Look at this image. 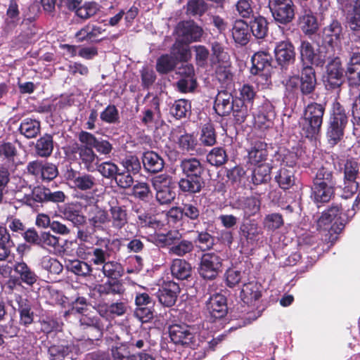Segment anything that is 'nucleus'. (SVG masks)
Segmentation results:
<instances>
[{"label": "nucleus", "mask_w": 360, "mask_h": 360, "mask_svg": "<svg viewBox=\"0 0 360 360\" xmlns=\"http://www.w3.org/2000/svg\"><path fill=\"white\" fill-rule=\"evenodd\" d=\"M96 247L89 248L85 245H79L77 249V255L84 259H89L93 264L102 266L101 269L103 275L108 278L116 280L124 274L122 264L115 260L109 261L112 252L110 245L120 247L119 239L110 240L107 237H97L95 243Z\"/></svg>", "instance_id": "f257e3e1"}, {"label": "nucleus", "mask_w": 360, "mask_h": 360, "mask_svg": "<svg viewBox=\"0 0 360 360\" xmlns=\"http://www.w3.org/2000/svg\"><path fill=\"white\" fill-rule=\"evenodd\" d=\"M4 291L7 303L19 313L20 324L23 326L31 325L34 321V314L32 309L31 302L22 295L24 290L21 283L9 281Z\"/></svg>", "instance_id": "f03ea898"}, {"label": "nucleus", "mask_w": 360, "mask_h": 360, "mask_svg": "<svg viewBox=\"0 0 360 360\" xmlns=\"http://www.w3.org/2000/svg\"><path fill=\"white\" fill-rule=\"evenodd\" d=\"M334 186L332 171L325 166L321 167L314 178L311 198L316 203L328 202L333 194Z\"/></svg>", "instance_id": "7ed1b4c3"}, {"label": "nucleus", "mask_w": 360, "mask_h": 360, "mask_svg": "<svg viewBox=\"0 0 360 360\" xmlns=\"http://www.w3.org/2000/svg\"><path fill=\"white\" fill-rule=\"evenodd\" d=\"M347 122L348 117L345 108L339 103H335L326 131V138L330 146H335L343 139Z\"/></svg>", "instance_id": "20e7f679"}, {"label": "nucleus", "mask_w": 360, "mask_h": 360, "mask_svg": "<svg viewBox=\"0 0 360 360\" xmlns=\"http://www.w3.org/2000/svg\"><path fill=\"white\" fill-rule=\"evenodd\" d=\"M324 112L325 108L321 103H311L307 105L304 113V122L302 124L303 135L307 138L316 139L319 134Z\"/></svg>", "instance_id": "39448f33"}, {"label": "nucleus", "mask_w": 360, "mask_h": 360, "mask_svg": "<svg viewBox=\"0 0 360 360\" xmlns=\"http://www.w3.org/2000/svg\"><path fill=\"white\" fill-rule=\"evenodd\" d=\"M271 60V56L265 51H258L252 56L250 72L256 76L255 82L258 84L266 86L270 83Z\"/></svg>", "instance_id": "423d86ee"}, {"label": "nucleus", "mask_w": 360, "mask_h": 360, "mask_svg": "<svg viewBox=\"0 0 360 360\" xmlns=\"http://www.w3.org/2000/svg\"><path fill=\"white\" fill-rule=\"evenodd\" d=\"M248 274L244 271L237 270L236 269H229L225 273L226 285L233 288L240 283L243 284V287L240 292L241 297L247 299L248 301L257 300L261 294L257 290H252V284L248 283Z\"/></svg>", "instance_id": "0eeeda50"}, {"label": "nucleus", "mask_w": 360, "mask_h": 360, "mask_svg": "<svg viewBox=\"0 0 360 360\" xmlns=\"http://www.w3.org/2000/svg\"><path fill=\"white\" fill-rule=\"evenodd\" d=\"M82 198L86 200V204L84 205L86 214V219L90 225L103 229V226L109 222L108 211L98 205V200L93 195H83Z\"/></svg>", "instance_id": "6e6552de"}, {"label": "nucleus", "mask_w": 360, "mask_h": 360, "mask_svg": "<svg viewBox=\"0 0 360 360\" xmlns=\"http://www.w3.org/2000/svg\"><path fill=\"white\" fill-rule=\"evenodd\" d=\"M222 261L221 256L215 252L202 255L198 269L199 275L205 280H214L221 271Z\"/></svg>", "instance_id": "1a4fd4ad"}, {"label": "nucleus", "mask_w": 360, "mask_h": 360, "mask_svg": "<svg viewBox=\"0 0 360 360\" xmlns=\"http://www.w3.org/2000/svg\"><path fill=\"white\" fill-rule=\"evenodd\" d=\"M344 172L343 191L345 198L355 193L359 188L356 181L360 174V165L354 160H347L340 170Z\"/></svg>", "instance_id": "9d476101"}, {"label": "nucleus", "mask_w": 360, "mask_h": 360, "mask_svg": "<svg viewBox=\"0 0 360 360\" xmlns=\"http://www.w3.org/2000/svg\"><path fill=\"white\" fill-rule=\"evenodd\" d=\"M269 7L274 20L285 25L295 18V5L292 0H269Z\"/></svg>", "instance_id": "9b49d317"}, {"label": "nucleus", "mask_w": 360, "mask_h": 360, "mask_svg": "<svg viewBox=\"0 0 360 360\" xmlns=\"http://www.w3.org/2000/svg\"><path fill=\"white\" fill-rule=\"evenodd\" d=\"M169 338L175 345L195 349L200 345L195 334L191 332L187 326L173 325L169 328Z\"/></svg>", "instance_id": "f8f14e48"}, {"label": "nucleus", "mask_w": 360, "mask_h": 360, "mask_svg": "<svg viewBox=\"0 0 360 360\" xmlns=\"http://www.w3.org/2000/svg\"><path fill=\"white\" fill-rule=\"evenodd\" d=\"M72 152L78 155L79 162L89 172L96 170L100 158L93 150V147L88 144L79 145L75 143L72 147Z\"/></svg>", "instance_id": "ddd939ff"}, {"label": "nucleus", "mask_w": 360, "mask_h": 360, "mask_svg": "<svg viewBox=\"0 0 360 360\" xmlns=\"http://www.w3.org/2000/svg\"><path fill=\"white\" fill-rule=\"evenodd\" d=\"M345 204L333 203L328 210L323 212L317 221V226L319 229L327 230L333 222L334 224H340L344 226L347 222L341 223L340 217L345 213Z\"/></svg>", "instance_id": "4468645a"}, {"label": "nucleus", "mask_w": 360, "mask_h": 360, "mask_svg": "<svg viewBox=\"0 0 360 360\" xmlns=\"http://www.w3.org/2000/svg\"><path fill=\"white\" fill-rule=\"evenodd\" d=\"M65 176L70 186L75 190L91 191L96 186V177L90 174L80 173L70 169L66 172Z\"/></svg>", "instance_id": "2eb2a0df"}, {"label": "nucleus", "mask_w": 360, "mask_h": 360, "mask_svg": "<svg viewBox=\"0 0 360 360\" xmlns=\"http://www.w3.org/2000/svg\"><path fill=\"white\" fill-rule=\"evenodd\" d=\"M27 169L29 174L45 181L53 180L58 174L57 167L54 164L41 160L29 162Z\"/></svg>", "instance_id": "dca6fc26"}, {"label": "nucleus", "mask_w": 360, "mask_h": 360, "mask_svg": "<svg viewBox=\"0 0 360 360\" xmlns=\"http://www.w3.org/2000/svg\"><path fill=\"white\" fill-rule=\"evenodd\" d=\"M274 55L277 63L282 69H286L295 60V47L289 40H283L276 44Z\"/></svg>", "instance_id": "f3484780"}, {"label": "nucleus", "mask_w": 360, "mask_h": 360, "mask_svg": "<svg viewBox=\"0 0 360 360\" xmlns=\"http://www.w3.org/2000/svg\"><path fill=\"white\" fill-rule=\"evenodd\" d=\"M343 69L339 58L330 60L326 66V75L324 82L330 89L339 88L343 82Z\"/></svg>", "instance_id": "a211bd4d"}, {"label": "nucleus", "mask_w": 360, "mask_h": 360, "mask_svg": "<svg viewBox=\"0 0 360 360\" xmlns=\"http://www.w3.org/2000/svg\"><path fill=\"white\" fill-rule=\"evenodd\" d=\"M233 209L242 210L245 218L258 213L261 208V199L258 196H240L231 203Z\"/></svg>", "instance_id": "6ab92c4d"}, {"label": "nucleus", "mask_w": 360, "mask_h": 360, "mask_svg": "<svg viewBox=\"0 0 360 360\" xmlns=\"http://www.w3.org/2000/svg\"><path fill=\"white\" fill-rule=\"evenodd\" d=\"M78 139L82 143L91 146L97 153L105 157H109L113 150L112 145L108 140L98 139L86 131H82L78 135Z\"/></svg>", "instance_id": "aec40b11"}, {"label": "nucleus", "mask_w": 360, "mask_h": 360, "mask_svg": "<svg viewBox=\"0 0 360 360\" xmlns=\"http://www.w3.org/2000/svg\"><path fill=\"white\" fill-rule=\"evenodd\" d=\"M177 34L182 42L189 44L198 41L202 34V30L193 21L179 23L177 26Z\"/></svg>", "instance_id": "412c9836"}, {"label": "nucleus", "mask_w": 360, "mask_h": 360, "mask_svg": "<svg viewBox=\"0 0 360 360\" xmlns=\"http://www.w3.org/2000/svg\"><path fill=\"white\" fill-rule=\"evenodd\" d=\"M345 76L349 86H360V53L352 52L347 63Z\"/></svg>", "instance_id": "4be33fe9"}, {"label": "nucleus", "mask_w": 360, "mask_h": 360, "mask_svg": "<svg viewBox=\"0 0 360 360\" xmlns=\"http://www.w3.org/2000/svg\"><path fill=\"white\" fill-rule=\"evenodd\" d=\"M180 292L179 285L174 281L165 283L162 288L159 289L158 297L159 302L162 305L170 307L173 306Z\"/></svg>", "instance_id": "5701e85b"}, {"label": "nucleus", "mask_w": 360, "mask_h": 360, "mask_svg": "<svg viewBox=\"0 0 360 360\" xmlns=\"http://www.w3.org/2000/svg\"><path fill=\"white\" fill-rule=\"evenodd\" d=\"M205 304L207 309L213 318L221 319L226 314V298L222 294L214 293L210 295Z\"/></svg>", "instance_id": "b1692460"}, {"label": "nucleus", "mask_w": 360, "mask_h": 360, "mask_svg": "<svg viewBox=\"0 0 360 360\" xmlns=\"http://www.w3.org/2000/svg\"><path fill=\"white\" fill-rule=\"evenodd\" d=\"M141 123L150 130L158 129L162 126L164 120L158 103H155L152 108H146L142 111Z\"/></svg>", "instance_id": "393cba45"}, {"label": "nucleus", "mask_w": 360, "mask_h": 360, "mask_svg": "<svg viewBox=\"0 0 360 360\" xmlns=\"http://www.w3.org/2000/svg\"><path fill=\"white\" fill-rule=\"evenodd\" d=\"M316 86L315 71L311 65L304 66L300 77V89L303 96L313 95Z\"/></svg>", "instance_id": "a878e982"}, {"label": "nucleus", "mask_w": 360, "mask_h": 360, "mask_svg": "<svg viewBox=\"0 0 360 360\" xmlns=\"http://www.w3.org/2000/svg\"><path fill=\"white\" fill-rule=\"evenodd\" d=\"M235 101L228 91H219L214 101V109L220 116L228 115L234 108Z\"/></svg>", "instance_id": "bb28decb"}, {"label": "nucleus", "mask_w": 360, "mask_h": 360, "mask_svg": "<svg viewBox=\"0 0 360 360\" xmlns=\"http://www.w3.org/2000/svg\"><path fill=\"white\" fill-rule=\"evenodd\" d=\"M104 32H105V29L102 26L97 24L88 23L75 34V37L79 42H96L100 40L98 37Z\"/></svg>", "instance_id": "cd10ccee"}, {"label": "nucleus", "mask_w": 360, "mask_h": 360, "mask_svg": "<svg viewBox=\"0 0 360 360\" xmlns=\"http://www.w3.org/2000/svg\"><path fill=\"white\" fill-rule=\"evenodd\" d=\"M267 156V144L262 141H254L248 150V163L252 165L262 164Z\"/></svg>", "instance_id": "c85d7f7f"}, {"label": "nucleus", "mask_w": 360, "mask_h": 360, "mask_svg": "<svg viewBox=\"0 0 360 360\" xmlns=\"http://www.w3.org/2000/svg\"><path fill=\"white\" fill-rule=\"evenodd\" d=\"M142 162L144 169L152 174L161 172L165 165L162 157L153 150H147L143 153Z\"/></svg>", "instance_id": "c756f323"}, {"label": "nucleus", "mask_w": 360, "mask_h": 360, "mask_svg": "<svg viewBox=\"0 0 360 360\" xmlns=\"http://www.w3.org/2000/svg\"><path fill=\"white\" fill-rule=\"evenodd\" d=\"M323 34L328 42L331 45H338L343 37V27L337 19H332L330 23L323 30Z\"/></svg>", "instance_id": "7c9ffc66"}, {"label": "nucleus", "mask_w": 360, "mask_h": 360, "mask_svg": "<svg viewBox=\"0 0 360 360\" xmlns=\"http://www.w3.org/2000/svg\"><path fill=\"white\" fill-rule=\"evenodd\" d=\"M109 222L116 230H121L128 221V214L126 207L123 205H111L109 210Z\"/></svg>", "instance_id": "2f4dec72"}, {"label": "nucleus", "mask_w": 360, "mask_h": 360, "mask_svg": "<svg viewBox=\"0 0 360 360\" xmlns=\"http://www.w3.org/2000/svg\"><path fill=\"white\" fill-rule=\"evenodd\" d=\"M180 167L186 176L202 177L205 172L203 164L196 158H184Z\"/></svg>", "instance_id": "473e14b6"}, {"label": "nucleus", "mask_w": 360, "mask_h": 360, "mask_svg": "<svg viewBox=\"0 0 360 360\" xmlns=\"http://www.w3.org/2000/svg\"><path fill=\"white\" fill-rule=\"evenodd\" d=\"M344 9L347 12V23L353 31H360V0H354L345 4Z\"/></svg>", "instance_id": "72a5a7b5"}, {"label": "nucleus", "mask_w": 360, "mask_h": 360, "mask_svg": "<svg viewBox=\"0 0 360 360\" xmlns=\"http://www.w3.org/2000/svg\"><path fill=\"white\" fill-rule=\"evenodd\" d=\"M61 213L63 218L71 221L75 226L79 227L86 222V216L82 213L79 205L77 204L65 205Z\"/></svg>", "instance_id": "f704fd0d"}, {"label": "nucleus", "mask_w": 360, "mask_h": 360, "mask_svg": "<svg viewBox=\"0 0 360 360\" xmlns=\"http://www.w3.org/2000/svg\"><path fill=\"white\" fill-rule=\"evenodd\" d=\"M299 24L306 34H313L319 29L318 20L309 9H305L301 13L299 17Z\"/></svg>", "instance_id": "c9c22d12"}, {"label": "nucleus", "mask_w": 360, "mask_h": 360, "mask_svg": "<svg viewBox=\"0 0 360 360\" xmlns=\"http://www.w3.org/2000/svg\"><path fill=\"white\" fill-rule=\"evenodd\" d=\"M172 275L179 280H185L191 275L192 267L190 263L181 259H174L170 267Z\"/></svg>", "instance_id": "e433bc0d"}, {"label": "nucleus", "mask_w": 360, "mask_h": 360, "mask_svg": "<svg viewBox=\"0 0 360 360\" xmlns=\"http://www.w3.org/2000/svg\"><path fill=\"white\" fill-rule=\"evenodd\" d=\"M205 182L202 177L186 176L181 178L179 182L180 190L184 193H199L204 186Z\"/></svg>", "instance_id": "4c0bfd02"}, {"label": "nucleus", "mask_w": 360, "mask_h": 360, "mask_svg": "<svg viewBox=\"0 0 360 360\" xmlns=\"http://www.w3.org/2000/svg\"><path fill=\"white\" fill-rule=\"evenodd\" d=\"M274 179L281 188L288 189L295 184L294 169L282 167L277 172Z\"/></svg>", "instance_id": "58836bf2"}, {"label": "nucleus", "mask_w": 360, "mask_h": 360, "mask_svg": "<svg viewBox=\"0 0 360 360\" xmlns=\"http://www.w3.org/2000/svg\"><path fill=\"white\" fill-rule=\"evenodd\" d=\"M41 129L40 122L31 118L24 119L19 127L20 133L27 139L35 138Z\"/></svg>", "instance_id": "ea45409f"}, {"label": "nucleus", "mask_w": 360, "mask_h": 360, "mask_svg": "<svg viewBox=\"0 0 360 360\" xmlns=\"http://www.w3.org/2000/svg\"><path fill=\"white\" fill-rule=\"evenodd\" d=\"M34 149L38 156L41 158L49 157L53 150V136L49 134L43 135L37 141Z\"/></svg>", "instance_id": "a19ab883"}, {"label": "nucleus", "mask_w": 360, "mask_h": 360, "mask_svg": "<svg viewBox=\"0 0 360 360\" xmlns=\"http://www.w3.org/2000/svg\"><path fill=\"white\" fill-rule=\"evenodd\" d=\"M232 36L237 44L245 45L250 37L249 25L243 20L236 21L232 29Z\"/></svg>", "instance_id": "79ce46f5"}, {"label": "nucleus", "mask_w": 360, "mask_h": 360, "mask_svg": "<svg viewBox=\"0 0 360 360\" xmlns=\"http://www.w3.org/2000/svg\"><path fill=\"white\" fill-rule=\"evenodd\" d=\"M240 231L242 236L250 243L257 241L258 236L262 233V228L254 221L241 225Z\"/></svg>", "instance_id": "37998d69"}, {"label": "nucleus", "mask_w": 360, "mask_h": 360, "mask_svg": "<svg viewBox=\"0 0 360 360\" xmlns=\"http://www.w3.org/2000/svg\"><path fill=\"white\" fill-rule=\"evenodd\" d=\"M39 245L49 252L58 251L60 248L59 238L46 231L39 234Z\"/></svg>", "instance_id": "c03bdc74"}, {"label": "nucleus", "mask_w": 360, "mask_h": 360, "mask_svg": "<svg viewBox=\"0 0 360 360\" xmlns=\"http://www.w3.org/2000/svg\"><path fill=\"white\" fill-rule=\"evenodd\" d=\"M250 30L257 39L264 38L268 32V22L262 16H257L250 22Z\"/></svg>", "instance_id": "a18cd8bd"}, {"label": "nucleus", "mask_w": 360, "mask_h": 360, "mask_svg": "<svg viewBox=\"0 0 360 360\" xmlns=\"http://www.w3.org/2000/svg\"><path fill=\"white\" fill-rule=\"evenodd\" d=\"M215 74L217 79L222 85L228 86L232 84L233 75L229 62L219 64L216 68Z\"/></svg>", "instance_id": "49530a36"}, {"label": "nucleus", "mask_w": 360, "mask_h": 360, "mask_svg": "<svg viewBox=\"0 0 360 360\" xmlns=\"http://www.w3.org/2000/svg\"><path fill=\"white\" fill-rule=\"evenodd\" d=\"M272 167L269 164H259L252 172V181L255 185L264 184L270 180Z\"/></svg>", "instance_id": "de8ad7c7"}, {"label": "nucleus", "mask_w": 360, "mask_h": 360, "mask_svg": "<svg viewBox=\"0 0 360 360\" xmlns=\"http://www.w3.org/2000/svg\"><path fill=\"white\" fill-rule=\"evenodd\" d=\"M132 210L137 215V224L141 227H152L153 228L158 224L154 216L141 207L135 205L133 207Z\"/></svg>", "instance_id": "09e8293b"}, {"label": "nucleus", "mask_w": 360, "mask_h": 360, "mask_svg": "<svg viewBox=\"0 0 360 360\" xmlns=\"http://www.w3.org/2000/svg\"><path fill=\"white\" fill-rule=\"evenodd\" d=\"M124 291L123 285L118 281H108L97 287V292L101 295H121Z\"/></svg>", "instance_id": "8fccbe9b"}, {"label": "nucleus", "mask_w": 360, "mask_h": 360, "mask_svg": "<svg viewBox=\"0 0 360 360\" xmlns=\"http://www.w3.org/2000/svg\"><path fill=\"white\" fill-rule=\"evenodd\" d=\"M14 270L20 275L21 281L25 283L32 285L37 281V275L31 271L25 262L15 264Z\"/></svg>", "instance_id": "3c124183"}, {"label": "nucleus", "mask_w": 360, "mask_h": 360, "mask_svg": "<svg viewBox=\"0 0 360 360\" xmlns=\"http://www.w3.org/2000/svg\"><path fill=\"white\" fill-rule=\"evenodd\" d=\"M193 249L194 245L192 241L188 240H180L169 248L168 252L171 255L184 257L186 254L193 252Z\"/></svg>", "instance_id": "603ef678"}, {"label": "nucleus", "mask_w": 360, "mask_h": 360, "mask_svg": "<svg viewBox=\"0 0 360 360\" xmlns=\"http://www.w3.org/2000/svg\"><path fill=\"white\" fill-rule=\"evenodd\" d=\"M200 142L204 146H212L217 142V135L214 127L210 123L205 124L200 131Z\"/></svg>", "instance_id": "864d4df0"}, {"label": "nucleus", "mask_w": 360, "mask_h": 360, "mask_svg": "<svg viewBox=\"0 0 360 360\" xmlns=\"http://www.w3.org/2000/svg\"><path fill=\"white\" fill-rule=\"evenodd\" d=\"M207 160L210 165L219 167L226 162L227 155L222 147H215L207 155Z\"/></svg>", "instance_id": "5fc2aeb1"}, {"label": "nucleus", "mask_w": 360, "mask_h": 360, "mask_svg": "<svg viewBox=\"0 0 360 360\" xmlns=\"http://www.w3.org/2000/svg\"><path fill=\"white\" fill-rule=\"evenodd\" d=\"M176 65L174 58L165 54L159 57L156 62V70L160 74H166L173 70Z\"/></svg>", "instance_id": "6e6d98bb"}, {"label": "nucleus", "mask_w": 360, "mask_h": 360, "mask_svg": "<svg viewBox=\"0 0 360 360\" xmlns=\"http://www.w3.org/2000/svg\"><path fill=\"white\" fill-rule=\"evenodd\" d=\"M191 105L188 101L179 99L176 101L170 108V113L177 119L186 116L191 110Z\"/></svg>", "instance_id": "4d7b16f0"}, {"label": "nucleus", "mask_w": 360, "mask_h": 360, "mask_svg": "<svg viewBox=\"0 0 360 360\" xmlns=\"http://www.w3.org/2000/svg\"><path fill=\"white\" fill-rule=\"evenodd\" d=\"M275 160L280 162L281 167L293 168L297 157L293 152L288 150H280L275 155Z\"/></svg>", "instance_id": "13d9d810"}, {"label": "nucleus", "mask_w": 360, "mask_h": 360, "mask_svg": "<svg viewBox=\"0 0 360 360\" xmlns=\"http://www.w3.org/2000/svg\"><path fill=\"white\" fill-rule=\"evenodd\" d=\"M100 10V6L96 2L85 3L83 6L77 8L75 14L83 20L88 19L95 15Z\"/></svg>", "instance_id": "bf43d9fd"}, {"label": "nucleus", "mask_w": 360, "mask_h": 360, "mask_svg": "<svg viewBox=\"0 0 360 360\" xmlns=\"http://www.w3.org/2000/svg\"><path fill=\"white\" fill-rule=\"evenodd\" d=\"M301 60L304 65H310L313 63L316 56L314 49L311 44L307 41H302L300 46Z\"/></svg>", "instance_id": "052dcab7"}, {"label": "nucleus", "mask_w": 360, "mask_h": 360, "mask_svg": "<svg viewBox=\"0 0 360 360\" xmlns=\"http://www.w3.org/2000/svg\"><path fill=\"white\" fill-rule=\"evenodd\" d=\"M68 269L77 276H87L92 271V267L86 262L74 260L68 266Z\"/></svg>", "instance_id": "680f3d73"}, {"label": "nucleus", "mask_w": 360, "mask_h": 360, "mask_svg": "<svg viewBox=\"0 0 360 360\" xmlns=\"http://www.w3.org/2000/svg\"><path fill=\"white\" fill-rule=\"evenodd\" d=\"M283 223V217L278 213L269 214L263 220V226L268 231H275L281 228Z\"/></svg>", "instance_id": "e2e57ef3"}, {"label": "nucleus", "mask_w": 360, "mask_h": 360, "mask_svg": "<svg viewBox=\"0 0 360 360\" xmlns=\"http://www.w3.org/2000/svg\"><path fill=\"white\" fill-rule=\"evenodd\" d=\"M231 112H233L235 120L239 124L245 122L249 115L248 106L245 105L243 101L238 98H236L235 105Z\"/></svg>", "instance_id": "0e129e2a"}, {"label": "nucleus", "mask_w": 360, "mask_h": 360, "mask_svg": "<svg viewBox=\"0 0 360 360\" xmlns=\"http://www.w3.org/2000/svg\"><path fill=\"white\" fill-rule=\"evenodd\" d=\"M121 165L127 170L126 172L134 174H138L141 169L139 158L133 155L124 157L121 161Z\"/></svg>", "instance_id": "69168bd1"}, {"label": "nucleus", "mask_w": 360, "mask_h": 360, "mask_svg": "<svg viewBox=\"0 0 360 360\" xmlns=\"http://www.w3.org/2000/svg\"><path fill=\"white\" fill-rule=\"evenodd\" d=\"M96 170L104 177L107 179L115 178L119 171L118 167L115 163L107 161L97 165Z\"/></svg>", "instance_id": "338daca9"}, {"label": "nucleus", "mask_w": 360, "mask_h": 360, "mask_svg": "<svg viewBox=\"0 0 360 360\" xmlns=\"http://www.w3.org/2000/svg\"><path fill=\"white\" fill-rule=\"evenodd\" d=\"M177 143L179 148L182 150L191 152L196 150L195 148L198 145V141L192 134H185L179 137Z\"/></svg>", "instance_id": "774afa93"}]
</instances>
